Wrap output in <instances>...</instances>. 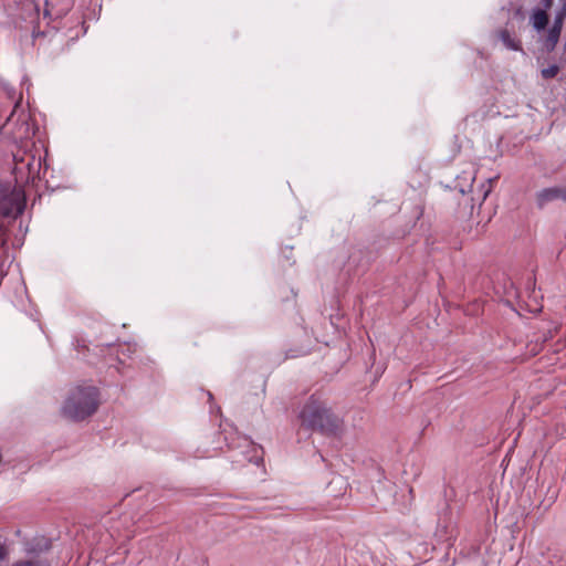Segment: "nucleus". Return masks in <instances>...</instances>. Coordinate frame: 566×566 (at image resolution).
<instances>
[{
  "mask_svg": "<svg viewBox=\"0 0 566 566\" xmlns=\"http://www.w3.org/2000/svg\"><path fill=\"white\" fill-rule=\"evenodd\" d=\"M541 73L544 78H552L557 75L558 67L556 65H551L546 69H543Z\"/></svg>",
  "mask_w": 566,
  "mask_h": 566,
  "instance_id": "11",
  "label": "nucleus"
},
{
  "mask_svg": "<svg viewBox=\"0 0 566 566\" xmlns=\"http://www.w3.org/2000/svg\"><path fill=\"white\" fill-rule=\"evenodd\" d=\"M18 120H21V124H20V127H19V132L15 133V138L17 139H27L31 136V133H30V126L27 122V116L24 114H22V116H19V119Z\"/></svg>",
  "mask_w": 566,
  "mask_h": 566,
  "instance_id": "9",
  "label": "nucleus"
},
{
  "mask_svg": "<svg viewBox=\"0 0 566 566\" xmlns=\"http://www.w3.org/2000/svg\"><path fill=\"white\" fill-rule=\"evenodd\" d=\"M301 426L327 436H338L344 430L343 420L335 415L325 400L311 396L298 412Z\"/></svg>",
  "mask_w": 566,
  "mask_h": 566,
  "instance_id": "1",
  "label": "nucleus"
},
{
  "mask_svg": "<svg viewBox=\"0 0 566 566\" xmlns=\"http://www.w3.org/2000/svg\"><path fill=\"white\" fill-rule=\"evenodd\" d=\"M566 19V0H560L559 7L554 14L553 25L548 29L545 45L548 51H553L558 41L563 30L564 21Z\"/></svg>",
  "mask_w": 566,
  "mask_h": 566,
  "instance_id": "5",
  "label": "nucleus"
},
{
  "mask_svg": "<svg viewBox=\"0 0 566 566\" xmlns=\"http://www.w3.org/2000/svg\"><path fill=\"white\" fill-rule=\"evenodd\" d=\"M24 200L19 190L0 182V216L18 217L23 212Z\"/></svg>",
  "mask_w": 566,
  "mask_h": 566,
  "instance_id": "3",
  "label": "nucleus"
},
{
  "mask_svg": "<svg viewBox=\"0 0 566 566\" xmlns=\"http://www.w3.org/2000/svg\"><path fill=\"white\" fill-rule=\"evenodd\" d=\"M545 9H549L553 4V0H542Z\"/></svg>",
  "mask_w": 566,
  "mask_h": 566,
  "instance_id": "16",
  "label": "nucleus"
},
{
  "mask_svg": "<svg viewBox=\"0 0 566 566\" xmlns=\"http://www.w3.org/2000/svg\"><path fill=\"white\" fill-rule=\"evenodd\" d=\"M548 23V15L545 9H534L531 15V24L537 31H543Z\"/></svg>",
  "mask_w": 566,
  "mask_h": 566,
  "instance_id": "7",
  "label": "nucleus"
},
{
  "mask_svg": "<svg viewBox=\"0 0 566 566\" xmlns=\"http://www.w3.org/2000/svg\"><path fill=\"white\" fill-rule=\"evenodd\" d=\"M21 99H22V95L19 94L18 98L15 99L14 108L11 112L10 116L7 118V122H6V125H4L7 128H9V126L13 123V119H14V116H15V113H17V108L19 107V105L21 103Z\"/></svg>",
  "mask_w": 566,
  "mask_h": 566,
  "instance_id": "12",
  "label": "nucleus"
},
{
  "mask_svg": "<svg viewBox=\"0 0 566 566\" xmlns=\"http://www.w3.org/2000/svg\"><path fill=\"white\" fill-rule=\"evenodd\" d=\"M4 91L7 92V96L10 99H15V91L11 87H4Z\"/></svg>",
  "mask_w": 566,
  "mask_h": 566,
  "instance_id": "13",
  "label": "nucleus"
},
{
  "mask_svg": "<svg viewBox=\"0 0 566 566\" xmlns=\"http://www.w3.org/2000/svg\"><path fill=\"white\" fill-rule=\"evenodd\" d=\"M536 205L538 208H544L549 202L555 200L566 201L565 188L562 187H549L544 188L535 195Z\"/></svg>",
  "mask_w": 566,
  "mask_h": 566,
  "instance_id": "6",
  "label": "nucleus"
},
{
  "mask_svg": "<svg viewBox=\"0 0 566 566\" xmlns=\"http://www.w3.org/2000/svg\"><path fill=\"white\" fill-rule=\"evenodd\" d=\"M98 390L94 386H77L69 394L63 408V415L74 421H81L92 416L98 408Z\"/></svg>",
  "mask_w": 566,
  "mask_h": 566,
  "instance_id": "2",
  "label": "nucleus"
},
{
  "mask_svg": "<svg viewBox=\"0 0 566 566\" xmlns=\"http://www.w3.org/2000/svg\"><path fill=\"white\" fill-rule=\"evenodd\" d=\"M43 15H44V18H51V15H52L49 1H45V8L43 11Z\"/></svg>",
  "mask_w": 566,
  "mask_h": 566,
  "instance_id": "14",
  "label": "nucleus"
},
{
  "mask_svg": "<svg viewBox=\"0 0 566 566\" xmlns=\"http://www.w3.org/2000/svg\"><path fill=\"white\" fill-rule=\"evenodd\" d=\"M243 443H244V446H247L248 448H251L253 451H256V447H255L252 442H250L248 439H245V438H244V439H243Z\"/></svg>",
  "mask_w": 566,
  "mask_h": 566,
  "instance_id": "15",
  "label": "nucleus"
},
{
  "mask_svg": "<svg viewBox=\"0 0 566 566\" xmlns=\"http://www.w3.org/2000/svg\"><path fill=\"white\" fill-rule=\"evenodd\" d=\"M6 557V549L0 546V560H2Z\"/></svg>",
  "mask_w": 566,
  "mask_h": 566,
  "instance_id": "17",
  "label": "nucleus"
},
{
  "mask_svg": "<svg viewBox=\"0 0 566 566\" xmlns=\"http://www.w3.org/2000/svg\"><path fill=\"white\" fill-rule=\"evenodd\" d=\"M499 36L506 49L513 51L521 50L520 42L516 39H514L507 30H502Z\"/></svg>",
  "mask_w": 566,
  "mask_h": 566,
  "instance_id": "8",
  "label": "nucleus"
},
{
  "mask_svg": "<svg viewBox=\"0 0 566 566\" xmlns=\"http://www.w3.org/2000/svg\"><path fill=\"white\" fill-rule=\"evenodd\" d=\"M12 566H50L49 563L44 559H22L15 562Z\"/></svg>",
  "mask_w": 566,
  "mask_h": 566,
  "instance_id": "10",
  "label": "nucleus"
},
{
  "mask_svg": "<svg viewBox=\"0 0 566 566\" xmlns=\"http://www.w3.org/2000/svg\"><path fill=\"white\" fill-rule=\"evenodd\" d=\"M14 160V172L17 178L34 180L40 175L42 167V158L35 157L32 154H25V156L13 155Z\"/></svg>",
  "mask_w": 566,
  "mask_h": 566,
  "instance_id": "4",
  "label": "nucleus"
}]
</instances>
